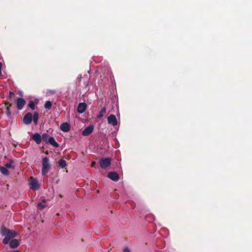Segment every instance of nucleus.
Wrapping results in <instances>:
<instances>
[{
  "label": "nucleus",
  "instance_id": "nucleus-1",
  "mask_svg": "<svg viewBox=\"0 0 252 252\" xmlns=\"http://www.w3.org/2000/svg\"><path fill=\"white\" fill-rule=\"evenodd\" d=\"M0 234L5 236L2 240V243L4 244H7L11 239L15 238L18 235L15 231L8 229L3 225L1 226Z\"/></svg>",
  "mask_w": 252,
  "mask_h": 252
},
{
  "label": "nucleus",
  "instance_id": "nucleus-2",
  "mask_svg": "<svg viewBox=\"0 0 252 252\" xmlns=\"http://www.w3.org/2000/svg\"><path fill=\"white\" fill-rule=\"evenodd\" d=\"M42 174L45 175L48 172L51 167L49 159L47 157H44L42 158Z\"/></svg>",
  "mask_w": 252,
  "mask_h": 252
},
{
  "label": "nucleus",
  "instance_id": "nucleus-3",
  "mask_svg": "<svg viewBox=\"0 0 252 252\" xmlns=\"http://www.w3.org/2000/svg\"><path fill=\"white\" fill-rule=\"evenodd\" d=\"M30 179V181L29 184L30 188L34 190H38L40 188V185L37 180L33 177H31Z\"/></svg>",
  "mask_w": 252,
  "mask_h": 252
},
{
  "label": "nucleus",
  "instance_id": "nucleus-4",
  "mask_svg": "<svg viewBox=\"0 0 252 252\" xmlns=\"http://www.w3.org/2000/svg\"><path fill=\"white\" fill-rule=\"evenodd\" d=\"M111 159L109 158H102L99 160V164L101 168L106 169L111 165Z\"/></svg>",
  "mask_w": 252,
  "mask_h": 252
},
{
  "label": "nucleus",
  "instance_id": "nucleus-5",
  "mask_svg": "<svg viewBox=\"0 0 252 252\" xmlns=\"http://www.w3.org/2000/svg\"><path fill=\"white\" fill-rule=\"evenodd\" d=\"M32 115L30 112L27 113L23 119L24 124L26 125H29L32 123Z\"/></svg>",
  "mask_w": 252,
  "mask_h": 252
},
{
  "label": "nucleus",
  "instance_id": "nucleus-6",
  "mask_svg": "<svg viewBox=\"0 0 252 252\" xmlns=\"http://www.w3.org/2000/svg\"><path fill=\"white\" fill-rule=\"evenodd\" d=\"M94 126L93 125H90L86 127L82 131V134L83 136H88L93 131Z\"/></svg>",
  "mask_w": 252,
  "mask_h": 252
},
{
  "label": "nucleus",
  "instance_id": "nucleus-7",
  "mask_svg": "<svg viewBox=\"0 0 252 252\" xmlns=\"http://www.w3.org/2000/svg\"><path fill=\"white\" fill-rule=\"evenodd\" d=\"M107 121L109 124H111L113 126L117 125V120L116 116L113 114H111L108 118Z\"/></svg>",
  "mask_w": 252,
  "mask_h": 252
},
{
  "label": "nucleus",
  "instance_id": "nucleus-8",
  "mask_svg": "<svg viewBox=\"0 0 252 252\" xmlns=\"http://www.w3.org/2000/svg\"><path fill=\"white\" fill-rule=\"evenodd\" d=\"M108 177L114 181H118L119 179V176L118 174L115 172H110L108 174Z\"/></svg>",
  "mask_w": 252,
  "mask_h": 252
},
{
  "label": "nucleus",
  "instance_id": "nucleus-9",
  "mask_svg": "<svg viewBox=\"0 0 252 252\" xmlns=\"http://www.w3.org/2000/svg\"><path fill=\"white\" fill-rule=\"evenodd\" d=\"M26 104V101L22 98L17 99V107L18 110H22Z\"/></svg>",
  "mask_w": 252,
  "mask_h": 252
},
{
  "label": "nucleus",
  "instance_id": "nucleus-10",
  "mask_svg": "<svg viewBox=\"0 0 252 252\" xmlns=\"http://www.w3.org/2000/svg\"><path fill=\"white\" fill-rule=\"evenodd\" d=\"M87 109V104L85 102L80 103L77 107V111L79 113H84Z\"/></svg>",
  "mask_w": 252,
  "mask_h": 252
},
{
  "label": "nucleus",
  "instance_id": "nucleus-11",
  "mask_svg": "<svg viewBox=\"0 0 252 252\" xmlns=\"http://www.w3.org/2000/svg\"><path fill=\"white\" fill-rule=\"evenodd\" d=\"M60 129L62 131L66 132L69 131L70 126L68 123L65 122L61 124Z\"/></svg>",
  "mask_w": 252,
  "mask_h": 252
},
{
  "label": "nucleus",
  "instance_id": "nucleus-12",
  "mask_svg": "<svg viewBox=\"0 0 252 252\" xmlns=\"http://www.w3.org/2000/svg\"><path fill=\"white\" fill-rule=\"evenodd\" d=\"M32 139L37 144H39L42 141V137L40 134L35 133L32 135Z\"/></svg>",
  "mask_w": 252,
  "mask_h": 252
},
{
  "label": "nucleus",
  "instance_id": "nucleus-13",
  "mask_svg": "<svg viewBox=\"0 0 252 252\" xmlns=\"http://www.w3.org/2000/svg\"><path fill=\"white\" fill-rule=\"evenodd\" d=\"M48 143L55 148H58L59 147V144L55 141L53 137H49Z\"/></svg>",
  "mask_w": 252,
  "mask_h": 252
},
{
  "label": "nucleus",
  "instance_id": "nucleus-14",
  "mask_svg": "<svg viewBox=\"0 0 252 252\" xmlns=\"http://www.w3.org/2000/svg\"><path fill=\"white\" fill-rule=\"evenodd\" d=\"M19 245V242L18 240L13 239L9 242V246L11 248H16Z\"/></svg>",
  "mask_w": 252,
  "mask_h": 252
},
{
  "label": "nucleus",
  "instance_id": "nucleus-15",
  "mask_svg": "<svg viewBox=\"0 0 252 252\" xmlns=\"http://www.w3.org/2000/svg\"><path fill=\"white\" fill-rule=\"evenodd\" d=\"M0 171L2 174L4 175H8L9 174V172L6 167L0 166Z\"/></svg>",
  "mask_w": 252,
  "mask_h": 252
},
{
  "label": "nucleus",
  "instance_id": "nucleus-16",
  "mask_svg": "<svg viewBox=\"0 0 252 252\" xmlns=\"http://www.w3.org/2000/svg\"><path fill=\"white\" fill-rule=\"evenodd\" d=\"M33 121L35 125L37 124L38 120V113L37 112H35L33 115Z\"/></svg>",
  "mask_w": 252,
  "mask_h": 252
},
{
  "label": "nucleus",
  "instance_id": "nucleus-17",
  "mask_svg": "<svg viewBox=\"0 0 252 252\" xmlns=\"http://www.w3.org/2000/svg\"><path fill=\"white\" fill-rule=\"evenodd\" d=\"M59 165L62 168H64L66 165V161L63 159H61L59 161Z\"/></svg>",
  "mask_w": 252,
  "mask_h": 252
},
{
  "label": "nucleus",
  "instance_id": "nucleus-18",
  "mask_svg": "<svg viewBox=\"0 0 252 252\" xmlns=\"http://www.w3.org/2000/svg\"><path fill=\"white\" fill-rule=\"evenodd\" d=\"M106 108L104 107H103L101 109V111L99 112V114L97 116V118H99V119L101 118L103 116V114L105 113L106 112Z\"/></svg>",
  "mask_w": 252,
  "mask_h": 252
},
{
  "label": "nucleus",
  "instance_id": "nucleus-19",
  "mask_svg": "<svg viewBox=\"0 0 252 252\" xmlns=\"http://www.w3.org/2000/svg\"><path fill=\"white\" fill-rule=\"evenodd\" d=\"M52 102L50 101H47L45 102V103L44 104V108L47 109H50L52 107Z\"/></svg>",
  "mask_w": 252,
  "mask_h": 252
},
{
  "label": "nucleus",
  "instance_id": "nucleus-20",
  "mask_svg": "<svg viewBox=\"0 0 252 252\" xmlns=\"http://www.w3.org/2000/svg\"><path fill=\"white\" fill-rule=\"evenodd\" d=\"M42 140L44 141L46 143H48V140L49 137V135L47 133H44L42 134Z\"/></svg>",
  "mask_w": 252,
  "mask_h": 252
},
{
  "label": "nucleus",
  "instance_id": "nucleus-21",
  "mask_svg": "<svg viewBox=\"0 0 252 252\" xmlns=\"http://www.w3.org/2000/svg\"><path fill=\"white\" fill-rule=\"evenodd\" d=\"M13 160H10V162L5 164V166L7 168H14V166L12 165Z\"/></svg>",
  "mask_w": 252,
  "mask_h": 252
},
{
  "label": "nucleus",
  "instance_id": "nucleus-22",
  "mask_svg": "<svg viewBox=\"0 0 252 252\" xmlns=\"http://www.w3.org/2000/svg\"><path fill=\"white\" fill-rule=\"evenodd\" d=\"M28 106L32 110H34V108H35V104H34V103L33 101H30L29 102Z\"/></svg>",
  "mask_w": 252,
  "mask_h": 252
},
{
  "label": "nucleus",
  "instance_id": "nucleus-23",
  "mask_svg": "<svg viewBox=\"0 0 252 252\" xmlns=\"http://www.w3.org/2000/svg\"><path fill=\"white\" fill-rule=\"evenodd\" d=\"M37 207L38 209L42 210L46 207V206L44 204H43L42 203H39L37 204Z\"/></svg>",
  "mask_w": 252,
  "mask_h": 252
},
{
  "label": "nucleus",
  "instance_id": "nucleus-24",
  "mask_svg": "<svg viewBox=\"0 0 252 252\" xmlns=\"http://www.w3.org/2000/svg\"><path fill=\"white\" fill-rule=\"evenodd\" d=\"M10 106H7L6 108V115L9 117L11 115V112L10 110Z\"/></svg>",
  "mask_w": 252,
  "mask_h": 252
},
{
  "label": "nucleus",
  "instance_id": "nucleus-25",
  "mask_svg": "<svg viewBox=\"0 0 252 252\" xmlns=\"http://www.w3.org/2000/svg\"><path fill=\"white\" fill-rule=\"evenodd\" d=\"M9 98H12L15 95L14 93H13V92H12L11 91L9 92Z\"/></svg>",
  "mask_w": 252,
  "mask_h": 252
},
{
  "label": "nucleus",
  "instance_id": "nucleus-26",
  "mask_svg": "<svg viewBox=\"0 0 252 252\" xmlns=\"http://www.w3.org/2000/svg\"><path fill=\"white\" fill-rule=\"evenodd\" d=\"M48 92L52 94H54L56 93V91L55 90H49Z\"/></svg>",
  "mask_w": 252,
  "mask_h": 252
},
{
  "label": "nucleus",
  "instance_id": "nucleus-27",
  "mask_svg": "<svg viewBox=\"0 0 252 252\" xmlns=\"http://www.w3.org/2000/svg\"><path fill=\"white\" fill-rule=\"evenodd\" d=\"M124 252H130L129 249L128 247H125L123 250Z\"/></svg>",
  "mask_w": 252,
  "mask_h": 252
},
{
  "label": "nucleus",
  "instance_id": "nucleus-28",
  "mask_svg": "<svg viewBox=\"0 0 252 252\" xmlns=\"http://www.w3.org/2000/svg\"><path fill=\"white\" fill-rule=\"evenodd\" d=\"M4 104L7 105V106H11L12 105V104L11 103H9L7 101H5Z\"/></svg>",
  "mask_w": 252,
  "mask_h": 252
},
{
  "label": "nucleus",
  "instance_id": "nucleus-29",
  "mask_svg": "<svg viewBox=\"0 0 252 252\" xmlns=\"http://www.w3.org/2000/svg\"><path fill=\"white\" fill-rule=\"evenodd\" d=\"M2 64L1 62H0V76L1 75V68H2Z\"/></svg>",
  "mask_w": 252,
  "mask_h": 252
},
{
  "label": "nucleus",
  "instance_id": "nucleus-30",
  "mask_svg": "<svg viewBox=\"0 0 252 252\" xmlns=\"http://www.w3.org/2000/svg\"><path fill=\"white\" fill-rule=\"evenodd\" d=\"M2 64L1 62H0V76L1 75V68H2Z\"/></svg>",
  "mask_w": 252,
  "mask_h": 252
},
{
  "label": "nucleus",
  "instance_id": "nucleus-31",
  "mask_svg": "<svg viewBox=\"0 0 252 252\" xmlns=\"http://www.w3.org/2000/svg\"><path fill=\"white\" fill-rule=\"evenodd\" d=\"M95 164H96V162L95 161L92 162L91 163V166L94 167Z\"/></svg>",
  "mask_w": 252,
  "mask_h": 252
},
{
  "label": "nucleus",
  "instance_id": "nucleus-32",
  "mask_svg": "<svg viewBox=\"0 0 252 252\" xmlns=\"http://www.w3.org/2000/svg\"><path fill=\"white\" fill-rule=\"evenodd\" d=\"M12 252H20L18 250H14Z\"/></svg>",
  "mask_w": 252,
  "mask_h": 252
},
{
  "label": "nucleus",
  "instance_id": "nucleus-33",
  "mask_svg": "<svg viewBox=\"0 0 252 252\" xmlns=\"http://www.w3.org/2000/svg\"><path fill=\"white\" fill-rule=\"evenodd\" d=\"M45 153L46 155H48L49 154L48 151H46Z\"/></svg>",
  "mask_w": 252,
  "mask_h": 252
},
{
  "label": "nucleus",
  "instance_id": "nucleus-34",
  "mask_svg": "<svg viewBox=\"0 0 252 252\" xmlns=\"http://www.w3.org/2000/svg\"><path fill=\"white\" fill-rule=\"evenodd\" d=\"M60 197H63L62 195L60 194Z\"/></svg>",
  "mask_w": 252,
  "mask_h": 252
}]
</instances>
